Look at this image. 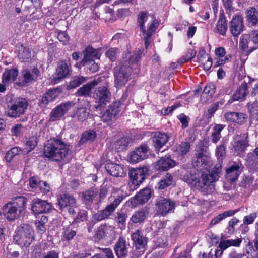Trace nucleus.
Instances as JSON below:
<instances>
[{
	"instance_id": "obj_63",
	"label": "nucleus",
	"mask_w": 258,
	"mask_h": 258,
	"mask_svg": "<svg viewBox=\"0 0 258 258\" xmlns=\"http://www.w3.org/2000/svg\"><path fill=\"white\" fill-rule=\"evenodd\" d=\"M178 118L181 123L183 128L187 127L189 120V117L186 116L184 114H181L178 116Z\"/></svg>"
},
{
	"instance_id": "obj_16",
	"label": "nucleus",
	"mask_w": 258,
	"mask_h": 258,
	"mask_svg": "<svg viewBox=\"0 0 258 258\" xmlns=\"http://www.w3.org/2000/svg\"><path fill=\"white\" fill-rule=\"evenodd\" d=\"M84 57L80 63V66H84L88 62L91 63L94 59H99L101 53L99 49H95L91 46H87L83 51Z\"/></svg>"
},
{
	"instance_id": "obj_54",
	"label": "nucleus",
	"mask_w": 258,
	"mask_h": 258,
	"mask_svg": "<svg viewBox=\"0 0 258 258\" xmlns=\"http://www.w3.org/2000/svg\"><path fill=\"white\" fill-rule=\"evenodd\" d=\"M126 218L127 216L125 213L122 212L117 213V216L115 218V221L119 227L121 228H123L125 227Z\"/></svg>"
},
{
	"instance_id": "obj_41",
	"label": "nucleus",
	"mask_w": 258,
	"mask_h": 258,
	"mask_svg": "<svg viewBox=\"0 0 258 258\" xmlns=\"http://www.w3.org/2000/svg\"><path fill=\"white\" fill-rule=\"evenodd\" d=\"M225 127L222 124H217L213 128L211 134V140L214 143H216L221 138V132Z\"/></svg>"
},
{
	"instance_id": "obj_46",
	"label": "nucleus",
	"mask_w": 258,
	"mask_h": 258,
	"mask_svg": "<svg viewBox=\"0 0 258 258\" xmlns=\"http://www.w3.org/2000/svg\"><path fill=\"white\" fill-rule=\"evenodd\" d=\"M215 92V86L212 84H210L205 86L202 92L201 97H205L207 100L211 98L212 95Z\"/></svg>"
},
{
	"instance_id": "obj_12",
	"label": "nucleus",
	"mask_w": 258,
	"mask_h": 258,
	"mask_svg": "<svg viewBox=\"0 0 258 258\" xmlns=\"http://www.w3.org/2000/svg\"><path fill=\"white\" fill-rule=\"evenodd\" d=\"M75 105V103L73 101H67L58 105L51 111L50 114V120L51 121L59 120Z\"/></svg>"
},
{
	"instance_id": "obj_45",
	"label": "nucleus",
	"mask_w": 258,
	"mask_h": 258,
	"mask_svg": "<svg viewBox=\"0 0 258 258\" xmlns=\"http://www.w3.org/2000/svg\"><path fill=\"white\" fill-rule=\"evenodd\" d=\"M141 54L142 52L141 51L138 50L129 58L128 64L133 65V66L131 67L132 68L135 66L134 73H137L138 72V64H137V62L140 59Z\"/></svg>"
},
{
	"instance_id": "obj_17",
	"label": "nucleus",
	"mask_w": 258,
	"mask_h": 258,
	"mask_svg": "<svg viewBox=\"0 0 258 258\" xmlns=\"http://www.w3.org/2000/svg\"><path fill=\"white\" fill-rule=\"evenodd\" d=\"M243 18L240 15L234 17L230 23L229 30L234 37L238 36L244 29Z\"/></svg>"
},
{
	"instance_id": "obj_13",
	"label": "nucleus",
	"mask_w": 258,
	"mask_h": 258,
	"mask_svg": "<svg viewBox=\"0 0 258 258\" xmlns=\"http://www.w3.org/2000/svg\"><path fill=\"white\" fill-rule=\"evenodd\" d=\"M132 239L136 249L139 251L136 253V256H141L145 251L147 238L143 236L141 231L136 230L132 234Z\"/></svg>"
},
{
	"instance_id": "obj_25",
	"label": "nucleus",
	"mask_w": 258,
	"mask_h": 258,
	"mask_svg": "<svg viewBox=\"0 0 258 258\" xmlns=\"http://www.w3.org/2000/svg\"><path fill=\"white\" fill-rule=\"evenodd\" d=\"M100 82L99 79H94L93 81L84 85L76 92L77 96H89L91 93L92 89L97 86Z\"/></svg>"
},
{
	"instance_id": "obj_3",
	"label": "nucleus",
	"mask_w": 258,
	"mask_h": 258,
	"mask_svg": "<svg viewBox=\"0 0 258 258\" xmlns=\"http://www.w3.org/2000/svg\"><path fill=\"white\" fill-rule=\"evenodd\" d=\"M27 199L23 196H18L12 201L5 204L3 208V213L8 221H14L18 219L25 208Z\"/></svg>"
},
{
	"instance_id": "obj_56",
	"label": "nucleus",
	"mask_w": 258,
	"mask_h": 258,
	"mask_svg": "<svg viewBox=\"0 0 258 258\" xmlns=\"http://www.w3.org/2000/svg\"><path fill=\"white\" fill-rule=\"evenodd\" d=\"M37 145V140L36 136H32L27 139L26 142V146L28 151L33 150Z\"/></svg>"
},
{
	"instance_id": "obj_38",
	"label": "nucleus",
	"mask_w": 258,
	"mask_h": 258,
	"mask_svg": "<svg viewBox=\"0 0 258 258\" xmlns=\"http://www.w3.org/2000/svg\"><path fill=\"white\" fill-rule=\"evenodd\" d=\"M113 229L114 227L113 226L101 225L97 228L95 232V238L100 240L105 237L109 230H113Z\"/></svg>"
},
{
	"instance_id": "obj_11",
	"label": "nucleus",
	"mask_w": 258,
	"mask_h": 258,
	"mask_svg": "<svg viewBox=\"0 0 258 258\" xmlns=\"http://www.w3.org/2000/svg\"><path fill=\"white\" fill-rule=\"evenodd\" d=\"M28 106L27 100L23 98L16 99L14 104L8 108L7 114L11 117L17 118L24 114Z\"/></svg>"
},
{
	"instance_id": "obj_29",
	"label": "nucleus",
	"mask_w": 258,
	"mask_h": 258,
	"mask_svg": "<svg viewBox=\"0 0 258 258\" xmlns=\"http://www.w3.org/2000/svg\"><path fill=\"white\" fill-rule=\"evenodd\" d=\"M151 197V190L149 188H145L140 190L137 194L132 203L135 204H143L147 202Z\"/></svg>"
},
{
	"instance_id": "obj_36",
	"label": "nucleus",
	"mask_w": 258,
	"mask_h": 258,
	"mask_svg": "<svg viewBox=\"0 0 258 258\" xmlns=\"http://www.w3.org/2000/svg\"><path fill=\"white\" fill-rule=\"evenodd\" d=\"M248 93V86L246 83H242L236 91L232 96L233 101L242 100Z\"/></svg>"
},
{
	"instance_id": "obj_49",
	"label": "nucleus",
	"mask_w": 258,
	"mask_h": 258,
	"mask_svg": "<svg viewBox=\"0 0 258 258\" xmlns=\"http://www.w3.org/2000/svg\"><path fill=\"white\" fill-rule=\"evenodd\" d=\"M86 81V79L85 77H76L70 82L68 88L69 89L75 88Z\"/></svg>"
},
{
	"instance_id": "obj_37",
	"label": "nucleus",
	"mask_w": 258,
	"mask_h": 258,
	"mask_svg": "<svg viewBox=\"0 0 258 258\" xmlns=\"http://www.w3.org/2000/svg\"><path fill=\"white\" fill-rule=\"evenodd\" d=\"M239 175V166L238 165H233L228 168L226 170V178L231 182L235 181Z\"/></svg>"
},
{
	"instance_id": "obj_39",
	"label": "nucleus",
	"mask_w": 258,
	"mask_h": 258,
	"mask_svg": "<svg viewBox=\"0 0 258 258\" xmlns=\"http://www.w3.org/2000/svg\"><path fill=\"white\" fill-rule=\"evenodd\" d=\"M148 215V212L145 209H141L135 212L132 217L131 221L134 223H141L143 222Z\"/></svg>"
},
{
	"instance_id": "obj_8",
	"label": "nucleus",
	"mask_w": 258,
	"mask_h": 258,
	"mask_svg": "<svg viewBox=\"0 0 258 258\" xmlns=\"http://www.w3.org/2000/svg\"><path fill=\"white\" fill-rule=\"evenodd\" d=\"M57 203L61 211H66L71 215H75L78 209L76 199L71 195L64 194L57 197Z\"/></svg>"
},
{
	"instance_id": "obj_50",
	"label": "nucleus",
	"mask_w": 258,
	"mask_h": 258,
	"mask_svg": "<svg viewBox=\"0 0 258 258\" xmlns=\"http://www.w3.org/2000/svg\"><path fill=\"white\" fill-rule=\"evenodd\" d=\"M131 141V139L128 137H122L116 141L115 143L116 148L122 150L124 149Z\"/></svg>"
},
{
	"instance_id": "obj_15",
	"label": "nucleus",
	"mask_w": 258,
	"mask_h": 258,
	"mask_svg": "<svg viewBox=\"0 0 258 258\" xmlns=\"http://www.w3.org/2000/svg\"><path fill=\"white\" fill-rule=\"evenodd\" d=\"M71 66L69 61L63 60L58 63L56 69L55 76L53 80L55 83H57L60 80L64 79L70 74Z\"/></svg>"
},
{
	"instance_id": "obj_7",
	"label": "nucleus",
	"mask_w": 258,
	"mask_h": 258,
	"mask_svg": "<svg viewBox=\"0 0 258 258\" xmlns=\"http://www.w3.org/2000/svg\"><path fill=\"white\" fill-rule=\"evenodd\" d=\"M149 168L147 167H142L131 170L129 173L130 182L128 187L130 190H136L139 185L145 179L148 174Z\"/></svg>"
},
{
	"instance_id": "obj_21",
	"label": "nucleus",
	"mask_w": 258,
	"mask_h": 258,
	"mask_svg": "<svg viewBox=\"0 0 258 258\" xmlns=\"http://www.w3.org/2000/svg\"><path fill=\"white\" fill-rule=\"evenodd\" d=\"M52 205L50 203L39 199L33 201L31 210L35 214L47 213L51 209Z\"/></svg>"
},
{
	"instance_id": "obj_35",
	"label": "nucleus",
	"mask_w": 258,
	"mask_h": 258,
	"mask_svg": "<svg viewBox=\"0 0 258 258\" xmlns=\"http://www.w3.org/2000/svg\"><path fill=\"white\" fill-rule=\"evenodd\" d=\"M196 162V166L198 167H203V168L207 169L211 165V157L209 155H204L202 153H199L197 156Z\"/></svg>"
},
{
	"instance_id": "obj_48",
	"label": "nucleus",
	"mask_w": 258,
	"mask_h": 258,
	"mask_svg": "<svg viewBox=\"0 0 258 258\" xmlns=\"http://www.w3.org/2000/svg\"><path fill=\"white\" fill-rule=\"evenodd\" d=\"M216 29L217 32L223 36H225L227 30V25L226 21L222 19L218 20Z\"/></svg>"
},
{
	"instance_id": "obj_62",
	"label": "nucleus",
	"mask_w": 258,
	"mask_h": 258,
	"mask_svg": "<svg viewBox=\"0 0 258 258\" xmlns=\"http://www.w3.org/2000/svg\"><path fill=\"white\" fill-rule=\"evenodd\" d=\"M41 181V180H40V179L34 176L31 177L29 179L30 187L32 188H37L39 187V183Z\"/></svg>"
},
{
	"instance_id": "obj_20",
	"label": "nucleus",
	"mask_w": 258,
	"mask_h": 258,
	"mask_svg": "<svg viewBox=\"0 0 258 258\" xmlns=\"http://www.w3.org/2000/svg\"><path fill=\"white\" fill-rule=\"evenodd\" d=\"M247 138V134L237 135L234 137L232 145L237 152L240 153L244 151L249 146Z\"/></svg>"
},
{
	"instance_id": "obj_31",
	"label": "nucleus",
	"mask_w": 258,
	"mask_h": 258,
	"mask_svg": "<svg viewBox=\"0 0 258 258\" xmlns=\"http://www.w3.org/2000/svg\"><path fill=\"white\" fill-rule=\"evenodd\" d=\"M89 103L87 101L83 102V105L78 107L76 111L74 117H76L79 120L84 121L86 120L89 114V109L87 108Z\"/></svg>"
},
{
	"instance_id": "obj_44",
	"label": "nucleus",
	"mask_w": 258,
	"mask_h": 258,
	"mask_svg": "<svg viewBox=\"0 0 258 258\" xmlns=\"http://www.w3.org/2000/svg\"><path fill=\"white\" fill-rule=\"evenodd\" d=\"M18 57L22 62H28L31 59L32 54L29 48L23 47V50L19 51Z\"/></svg>"
},
{
	"instance_id": "obj_51",
	"label": "nucleus",
	"mask_w": 258,
	"mask_h": 258,
	"mask_svg": "<svg viewBox=\"0 0 258 258\" xmlns=\"http://www.w3.org/2000/svg\"><path fill=\"white\" fill-rule=\"evenodd\" d=\"M190 147V143L188 142L182 143L176 147V151L178 154L183 155L189 151Z\"/></svg>"
},
{
	"instance_id": "obj_28",
	"label": "nucleus",
	"mask_w": 258,
	"mask_h": 258,
	"mask_svg": "<svg viewBox=\"0 0 258 258\" xmlns=\"http://www.w3.org/2000/svg\"><path fill=\"white\" fill-rule=\"evenodd\" d=\"M18 75V70L16 68L6 69L3 74L2 83L5 85H9L16 80Z\"/></svg>"
},
{
	"instance_id": "obj_61",
	"label": "nucleus",
	"mask_w": 258,
	"mask_h": 258,
	"mask_svg": "<svg viewBox=\"0 0 258 258\" xmlns=\"http://www.w3.org/2000/svg\"><path fill=\"white\" fill-rule=\"evenodd\" d=\"M256 217V213H252L249 215L246 216L243 219V223L245 225L251 224L253 223Z\"/></svg>"
},
{
	"instance_id": "obj_14",
	"label": "nucleus",
	"mask_w": 258,
	"mask_h": 258,
	"mask_svg": "<svg viewBox=\"0 0 258 258\" xmlns=\"http://www.w3.org/2000/svg\"><path fill=\"white\" fill-rule=\"evenodd\" d=\"M123 199L122 196H118L113 202L107 205L104 209L100 210L98 212L96 216V219L98 221H101L108 218L114 212Z\"/></svg>"
},
{
	"instance_id": "obj_27",
	"label": "nucleus",
	"mask_w": 258,
	"mask_h": 258,
	"mask_svg": "<svg viewBox=\"0 0 258 258\" xmlns=\"http://www.w3.org/2000/svg\"><path fill=\"white\" fill-rule=\"evenodd\" d=\"M224 116L227 121L241 124L246 121L247 118V116L245 114L235 112H227L225 114Z\"/></svg>"
},
{
	"instance_id": "obj_9",
	"label": "nucleus",
	"mask_w": 258,
	"mask_h": 258,
	"mask_svg": "<svg viewBox=\"0 0 258 258\" xmlns=\"http://www.w3.org/2000/svg\"><path fill=\"white\" fill-rule=\"evenodd\" d=\"M93 97L98 104L95 106L96 109H101L102 105H106L111 98V93L107 85H103L96 88Z\"/></svg>"
},
{
	"instance_id": "obj_1",
	"label": "nucleus",
	"mask_w": 258,
	"mask_h": 258,
	"mask_svg": "<svg viewBox=\"0 0 258 258\" xmlns=\"http://www.w3.org/2000/svg\"><path fill=\"white\" fill-rule=\"evenodd\" d=\"M222 169L221 163L216 164L211 173L202 172L201 175L196 172H187L183 175L182 179L191 186L200 190L204 195L213 194L215 191L214 182L219 178Z\"/></svg>"
},
{
	"instance_id": "obj_52",
	"label": "nucleus",
	"mask_w": 258,
	"mask_h": 258,
	"mask_svg": "<svg viewBox=\"0 0 258 258\" xmlns=\"http://www.w3.org/2000/svg\"><path fill=\"white\" fill-rule=\"evenodd\" d=\"M22 151L19 147H14L7 152L5 156V159L8 162H10L14 156L20 154Z\"/></svg>"
},
{
	"instance_id": "obj_55",
	"label": "nucleus",
	"mask_w": 258,
	"mask_h": 258,
	"mask_svg": "<svg viewBox=\"0 0 258 258\" xmlns=\"http://www.w3.org/2000/svg\"><path fill=\"white\" fill-rule=\"evenodd\" d=\"M76 231L72 229L71 226H68L64 229L63 232L62 240H70L72 239L76 235Z\"/></svg>"
},
{
	"instance_id": "obj_23",
	"label": "nucleus",
	"mask_w": 258,
	"mask_h": 258,
	"mask_svg": "<svg viewBox=\"0 0 258 258\" xmlns=\"http://www.w3.org/2000/svg\"><path fill=\"white\" fill-rule=\"evenodd\" d=\"M107 173L115 177H124L126 174V169L122 165L113 163H107L105 165Z\"/></svg>"
},
{
	"instance_id": "obj_64",
	"label": "nucleus",
	"mask_w": 258,
	"mask_h": 258,
	"mask_svg": "<svg viewBox=\"0 0 258 258\" xmlns=\"http://www.w3.org/2000/svg\"><path fill=\"white\" fill-rule=\"evenodd\" d=\"M210 57L204 49L200 50L198 54L199 61L203 63L205 60Z\"/></svg>"
},
{
	"instance_id": "obj_4",
	"label": "nucleus",
	"mask_w": 258,
	"mask_h": 258,
	"mask_svg": "<svg viewBox=\"0 0 258 258\" xmlns=\"http://www.w3.org/2000/svg\"><path fill=\"white\" fill-rule=\"evenodd\" d=\"M148 18V13L145 11L140 12L138 15L137 24L142 33L146 48H147L150 44V39L159 25V21L154 18L149 22L148 28L146 29L145 24Z\"/></svg>"
},
{
	"instance_id": "obj_26",
	"label": "nucleus",
	"mask_w": 258,
	"mask_h": 258,
	"mask_svg": "<svg viewBox=\"0 0 258 258\" xmlns=\"http://www.w3.org/2000/svg\"><path fill=\"white\" fill-rule=\"evenodd\" d=\"M114 249L118 258H124L127 254L125 240L119 237L114 245Z\"/></svg>"
},
{
	"instance_id": "obj_53",
	"label": "nucleus",
	"mask_w": 258,
	"mask_h": 258,
	"mask_svg": "<svg viewBox=\"0 0 258 258\" xmlns=\"http://www.w3.org/2000/svg\"><path fill=\"white\" fill-rule=\"evenodd\" d=\"M196 53L197 52L195 50L193 49H189L186 54L179 60V62L180 63H184L188 62L189 60L195 57Z\"/></svg>"
},
{
	"instance_id": "obj_10",
	"label": "nucleus",
	"mask_w": 258,
	"mask_h": 258,
	"mask_svg": "<svg viewBox=\"0 0 258 258\" xmlns=\"http://www.w3.org/2000/svg\"><path fill=\"white\" fill-rule=\"evenodd\" d=\"M40 75L39 69L35 67L24 69L21 72L17 85L20 86H27L35 81Z\"/></svg>"
},
{
	"instance_id": "obj_60",
	"label": "nucleus",
	"mask_w": 258,
	"mask_h": 258,
	"mask_svg": "<svg viewBox=\"0 0 258 258\" xmlns=\"http://www.w3.org/2000/svg\"><path fill=\"white\" fill-rule=\"evenodd\" d=\"M57 38L59 41L64 45L67 44L69 41V37L64 31L59 32L58 33Z\"/></svg>"
},
{
	"instance_id": "obj_59",
	"label": "nucleus",
	"mask_w": 258,
	"mask_h": 258,
	"mask_svg": "<svg viewBox=\"0 0 258 258\" xmlns=\"http://www.w3.org/2000/svg\"><path fill=\"white\" fill-rule=\"evenodd\" d=\"M253 182V179L252 177L245 176L241 182V186L245 188H249L251 186Z\"/></svg>"
},
{
	"instance_id": "obj_57",
	"label": "nucleus",
	"mask_w": 258,
	"mask_h": 258,
	"mask_svg": "<svg viewBox=\"0 0 258 258\" xmlns=\"http://www.w3.org/2000/svg\"><path fill=\"white\" fill-rule=\"evenodd\" d=\"M118 49L115 48H111L106 52V56L110 60L113 61L116 59L118 54Z\"/></svg>"
},
{
	"instance_id": "obj_34",
	"label": "nucleus",
	"mask_w": 258,
	"mask_h": 258,
	"mask_svg": "<svg viewBox=\"0 0 258 258\" xmlns=\"http://www.w3.org/2000/svg\"><path fill=\"white\" fill-rule=\"evenodd\" d=\"M98 191L94 189L86 190L82 193V197L84 202L87 204H90L93 202L97 203L99 202L98 199Z\"/></svg>"
},
{
	"instance_id": "obj_5",
	"label": "nucleus",
	"mask_w": 258,
	"mask_h": 258,
	"mask_svg": "<svg viewBox=\"0 0 258 258\" xmlns=\"http://www.w3.org/2000/svg\"><path fill=\"white\" fill-rule=\"evenodd\" d=\"M13 239L19 245L28 247L34 240L33 230L29 225H24L16 230Z\"/></svg>"
},
{
	"instance_id": "obj_47",
	"label": "nucleus",
	"mask_w": 258,
	"mask_h": 258,
	"mask_svg": "<svg viewBox=\"0 0 258 258\" xmlns=\"http://www.w3.org/2000/svg\"><path fill=\"white\" fill-rule=\"evenodd\" d=\"M250 117L252 120H258V101L249 105Z\"/></svg>"
},
{
	"instance_id": "obj_58",
	"label": "nucleus",
	"mask_w": 258,
	"mask_h": 258,
	"mask_svg": "<svg viewBox=\"0 0 258 258\" xmlns=\"http://www.w3.org/2000/svg\"><path fill=\"white\" fill-rule=\"evenodd\" d=\"M216 154L220 162L225 155V147L223 145L217 147L216 150Z\"/></svg>"
},
{
	"instance_id": "obj_33",
	"label": "nucleus",
	"mask_w": 258,
	"mask_h": 258,
	"mask_svg": "<svg viewBox=\"0 0 258 258\" xmlns=\"http://www.w3.org/2000/svg\"><path fill=\"white\" fill-rule=\"evenodd\" d=\"M57 97V92L56 90H49L42 96L39 102V105L42 107H45L50 102L53 101Z\"/></svg>"
},
{
	"instance_id": "obj_18",
	"label": "nucleus",
	"mask_w": 258,
	"mask_h": 258,
	"mask_svg": "<svg viewBox=\"0 0 258 258\" xmlns=\"http://www.w3.org/2000/svg\"><path fill=\"white\" fill-rule=\"evenodd\" d=\"M149 148L147 145H143L137 148L130 154V159L132 163H137L148 157Z\"/></svg>"
},
{
	"instance_id": "obj_40",
	"label": "nucleus",
	"mask_w": 258,
	"mask_h": 258,
	"mask_svg": "<svg viewBox=\"0 0 258 258\" xmlns=\"http://www.w3.org/2000/svg\"><path fill=\"white\" fill-rule=\"evenodd\" d=\"M96 137L95 132L92 130H89L84 132L81 137V139L79 142V145H81L87 142H92L94 140Z\"/></svg>"
},
{
	"instance_id": "obj_19",
	"label": "nucleus",
	"mask_w": 258,
	"mask_h": 258,
	"mask_svg": "<svg viewBox=\"0 0 258 258\" xmlns=\"http://www.w3.org/2000/svg\"><path fill=\"white\" fill-rule=\"evenodd\" d=\"M151 140L155 150L158 151L168 141L169 136L165 133L155 132L152 134Z\"/></svg>"
},
{
	"instance_id": "obj_24",
	"label": "nucleus",
	"mask_w": 258,
	"mask_h": 258,
	"mask_svg": "<svg viewBox=\"0 0 258 258\" xmlns=\"http://www.w3.org/2000/svg\"><path fill=\"white\" fill-rule=\"evenodd\" d=\"M120 110V102L117 101L113 102L109 106L102 116L103 120L105 121L111 120L119 114Z\"/></svg>"
},
{
	"instance_id": "obj_42",
	"label": "nucleus",
	"mask_w": 258,
	"mask_h": 258,
	"mask_svg": "<svg viewBox=\"0 0 258 258\" xmlns=\"http://www.w3.org/2000/svg\"><path fill=\"white\" fill-rule=\"evenodd\" d=\"M173 177L171 174L167 173L166 175L163 177L160 182H159L158 185V188L163 189L171 185L172 183Z\"/></svg>"
},
{
	"instance_id": "obj_43",
	"label": "nucleus",
	"mask_w": 258,
	"mask_h": 258,
	"mask_svg": "<svg viewBox=\"0 0 258 258\" xmlns=\"http://www.w3.org/2000/svg\"><path fill=\"white\" fill-rule=\"evenodd\" d=\"M247 14L249 22L255 25L258 23V11L255 8L251 7L247 10Z\"/></svg>"
},
{
	"instance_id": "obj_32",
	"label": "nucleus",
	"mask_w": 258,
	"mask_h": 258,
	"mask_svg": "<svg viewBox=\"0 0 258 258\" xmlns=\"http://www.w3.org/2000/svg\"><path fill=\"white\" fill-rule=\"evenodd\" d=\"M239 209L229 210L225 211L222 213L218 214L217 216L213 218L210 223L211 226L215 225L220 222L223 219L233 216L235 214L238 212Z\"/></svg>"
},
{
	"instance_id": "obj_6",
	"label": "nucleus",
	"mask_w": 258,
	"mask_h": 258,
	"mask_svg": "<svg viewBox=\"0 0 258 258\" xmlns=\"http://www.w3.org/2000/svg\"><path fill=\"white\" fill-rule=\"evenodd\" d=\"M114 70V86L117 88H120L125 85L135 74L132 67L125 64L116 67Z\"/></svg>"
},
{
	"instance_id": "obj_2",
	"label": "nucleus",
	"mask_w": 258,
	"mask_h": 258,
	"mask_svg": "<svg viewBox=\"0 0 258 258\" xmlns=\"http://www.w3.org/2000/svg\"><path fill=\"white\" fill-rule=\"evenodd\" d=\"M70 153V145L58 137L48 140L44 148L45 156L55 161L68 162Z\"/></svg>"
},
{
	"instance_id": "obj_22",
	"label": "nucleus",
	"mask_w": 258,
	"mask_h": 258,
	"mask_svg": "<svg viewBox=\"0 0 258 258\" xmlns=\"http://www.w3.org/2000/svg\"><path fill=\"white\" fill-rule=\"evenodd\" d=\"M174 202L170 199L160 198L156 202V206L157 207V212L164 215L174 208Z\"/></svg>"
},
{
	"instance_id": "obj_30",
	"label": "nucleus",
	"mask_w": 258,
	"mask_h": 258,
	"mask_svg": "<svg viewBox=\"0 0 258 258\" xmlns=\"http://www.w3.org/2000/svg\"><path fill=\"white\" fill-rule=\"evenodd\" d=\"M175 162L169 156L162 158L157 162L156 168L159 170L166 171L175 166Z\"/></svg>"
}]
</instances>
